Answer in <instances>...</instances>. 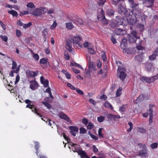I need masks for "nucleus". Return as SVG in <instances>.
I'll use <instances>...</instances> for the list:
<instances>
[{
    "label": "nucleus",
    "instance_id": "obj_1",
    "mask_svg": "<svg viewBox=\"0 0 158 158\" xmlns=\"http://www.w3.org/2000/svg\"><path fill=\"white\" fill-rule=\"evenodd\" d=\"M81 39V38L78 35H69V39L66 41V49L68 51L72 52V50L73 49L72 47L73 44V47L76 48H81L82 47V45L79 43Z\"/></svg>",
    "mask_w": 158,
    "mask_h": 158
},
{
    "label": "nucleus",
    "instance_id": "obj_2",
    "mask_svg": "<svg viewBox=\"0 0 158 158\" xmlns=\"http://www.w3.org/2000/svg\"><path fill=\"white\" fill-rule=\"evenodd\" d=\"M135 11L133 12V10H130L126 12V15L127 17V21L128 23L131 25L133 26L136 23L137 19H142V17L143 16L145 17V19L147 18V16L143 15L140 10H136Z\"/></svg>",
    "mask_w": 158,
    "mask_h": 158
},
{
    "label": "nucleus",
    "instance_id": "obj_3",
    "mask_svg": "<svg viewBox=\"0 0 158 158\" xmlns=\"http://www.w3.org/2000/svg\"><path fill=\"white\" fill-rule=\"evenodd\" d=\"M46 11L45 7H40L36 8L33 11L30 12V13L35 16L38 17L45 14Z\"/></svg>",
    "mask_w": 158,
    "mask_h": 158
},
{
    "label": "nucleus",
    "instance_id": "obj_4",
    "mask_svg": "<svg viewBox=\"0 0 158 158\" xmlns=\"http://www.w3.org/2000/svg\"><path fill=\"white\" fill-rule=\"evenodd\" d=\"M126 69L121 66L118 67L117 70V76L120 80L123 81L127 76Z\"/></svg>",
    "mask_w": 158,
    "mask_h": 158
},
{
    "label": "nucleus",
    "instance_id": "obj_5",
    "mask_svg": "<svg viewBox=\"0 0 158 158\" xmlns=\"http://www.w3.org/2000/svg\"><path fill=\"white\" fill-rule=\"evenodd\" d=\"M97 18L100 21H102L105 20V22L104 23L105 24H108V21L106 19L104 12L102 9L99 8L98 9Z\"/></svg>",
    "mask_w": 158,
    "mask_h": 158
},
{
    "label": "nucleus",
    "instance_id": "obj_6",
    "mask_svg": "<svg viewBox=\"0 0 158 158\" xmlns=\"http://www.w3.org/2000/svg\"><path fill=\"white\" fill-rule=\"evenodd\" d=\"M107 117L108 119V121H115L116 118H120L119 115H114L111 114H107Z\"/></svg>",
    "mask_w": 158,
    "mask_h": 158
},
{
    "label": "nucleus",
    "instance_id": "obj_7",
    "mask_svg": "<svg viewBox=\"0 0 158 158\" xmlns=\"http://www.w3.org/2000/svg\"><path fill=\"white\" fill-rule=\"evenodd\" d=\"M129 2L131 7L132 8L133 11H136V10H139V8H138V4H135L134 3V0H129Z\"/></svg>",
    "mask_w": 158,
    "mask_h": 158
},
{
    "label": "nucleus",
    "instance_id": "obj_8",
    "mask_svg": "<svg viewBox=\"0 0 158 158\" xmlns=\"http://www.w3.org/2000/svg\"><path fill=\"white\" fill-rule=\"evenodd\" d=\"M145 68L147 71L151 72L153 69V64L152 63L147 62L145 64Z\"/></svg>",
    "mask_w": 158,
    "mask_h": 158
},
{
    "label": "nucleus",
    "instance_id": "obj_9",
    "mask_svg": "<svg viewBox=\"0 0 158 158\" xmlns=\"http://www.w3.org/2000/svg\"><path fill=\"white\" fill-rule=\"evenodd\" d=\"M69 129L70 130V133L74 136H76V134L78 132V129L76 126H69Z\"/></svg>",
    "mask_w": 158,
    "mask_h": 158
},
{
    "label": "nucleus",
    "instance_id": "obj_10",
    "mask_svg": "<svg viewBox=\"0 0 158 158\" xmlns=\"http://www.w3.org/2000/svg\"><path fill=\"white\" fill-rule=\"evenodd\" d=\"M140 80L143 82H145L147 83H152L153 82L152 78H149L145 76H142L140 78Z\"/></svg>",
    "mask_w": 158,
    "mask_h": 158
},
{
    "label": "nucleus",
    "instance_id": "obj_11",
    "mask_svg": "<svg viewBox=\"0 0 158 158\" xmlns=\"http://www.w3.org/2000/svg\"><path fill=\"white\" fill-rule=\"evenodd\" d=\"M123 19L121 18L120 19V22H119L118 21H117V23H116L115 22H112L110 24V26L114 28L118 27V26L123 25Z\"/></svg>",
    "mask_w": 158,
    "mask_h": 158
},
{
    "label": "nucleus",
    "instance_id": "obj_12",
    "mask_svg": "<svg viewBox=\"0 0 158 158\" xmlns=\"http://www.w3.org/2000/svg\"><path fill=\"white\" fill-rule=\"evenodd\" d=\"M40 80L41 83L44 85V87H47L49 86V81L48 79L44 80V77L41 76L40 77Z\"/></svg>",
    "mask_w": 158,
    "mask_h": 158
},
{
    "label": "nucleus",
    "instance_id": "obj_13",
    "mask_svg": "<svg viewBox=\"0 0 158 158\" xmlns=\"http://www.w3.org/2000/svg\"><path fill=\"white\" fill-rule=\"evenodd\" d=\"M115 32L117 35H123L126 34L127 31L125 30L118 28L115 30Z\"/></svg>",
    "mask_w": 158,
    "mask_h": 158
},
{
    "label": "nucleus",
    "instance_id": "obj_14",
    "mask_svg": "<svg viewBox=\"0 0 158 158\" xmlns=\"http://www.w3.org/2000/svg\"><path fill=\"white\" fill-rule=\"evenodd\" d=\"M38 71L37 70L35 71H33L29 70L27 73L28 76L30 77H34L37 76L38 73Z\"/></svg>",
    "mask_w": 158,
    "mask_h": 158
},
{
    "label": "nucleus",
    "instance_id": "obj_15",
    "mask_svg": "<svg viewBox=\"0 0 158 158\" xmlns=\"http://www.w3.org/2000/svg\"><path fill=\"white\" fill-rule=\"evenodd\" d=\"M75 18L76 19H73L72 20V21L74 23L77 25H81L83 24V21L81 19L77 17V16L75 17Z\"/></svg>",
    "mask_w": 158,
    "mask_h": 158
},
{
    "label": "nucleus",
    "instance_id": "obj_16",
    "mask_svg": "<svg viewBox=\"0 0 158 158\" xmlns=\"http://www.w3.org/2000/svg\"><path fill=\"white\" fill-rule=\"evenodd\" d=\"M71 145L72 150L74 152L77 153L80 149L79 146L77 144L72 143Z\"/></svg>",
    "mask_w": 158,
    "mask_h": 158
},
{
    "label": "nucleus",
    "instance_id": "obj_17",
    "mask_svg": "<svg viewBox=\"0 0 158 158\" xmlns=\"http://www.w3.org/2000/svg\"><path fill=\"white\" fill-rule=\"evenodd\" d=\"M59 117L60 118L64 119L68 122H71V120L70 118L66 114L62 112L60 113Z\"/></svg>",
    "mask_w": 158,
    "mask_h": 158
},
{
    "label": "nucleus",
    "instance_id": "obj_18",
    "mask_svg": "<svg viewBox=\"0 0 158 158\" xmlns=\"http://www.w3.org/2000/svg\"><path fill=\"white\" fill-rule=\"evenodd\" d=\"M143 53H141L140 55H136L135 56V59L137 61L139 62L140 63L142 62L143 58Z\"/></svg>",
    "mask_w": 158,
    "mask_h": 158
},
{
    "label": "nucleus",
    "instance_id": "obj_19",
    "mask_svg": "<svg viewBox=\"0 0 158 158\" xmlns=\"http://www.w3.org/2000/svg\"><path fill=\"white\" fill-rule=\"evenodd\" d=\"M118 11L119 13L121 14H126V9L121 5H120L118 7Z\"/></svg>",
    "mask_w": 158,
    "mask_h": 158
},
{
    "label": "nucleus",
    "instance_id": "obj_20",
    "mask_svg": "<svg viewBox=\"0 0 158 158\" xmlns=\"http://www.w3.org/2000/svg\"><path fill=\"white\" fill-rule=\"evenodd\" d=\"M48 35V29L47 28H44L42 31V35L43 36V39L44 41H46Z\"/></svg>",
    "mask_w": 158,
    "mask_h": 158
},
{
    "label": "nucleus",
    "instance_id": "obj_21",
    "mask_svg": "<svg viewBox=\"0 0 158 158\" xmlns=\"http://www.w3.org/2000/svg\"><path fill=\"white\" fill-rule=\"evenodd\" d=\"M139 37H133L130 35L128 39V42L130 43L135 42L136 44H137L136 43V40H138Z\"/></svg>",
    "mask_w": 158,
    "mask_h": 158
},
{
    "label": "nucleus",
    "instance_id": "obj_22",
    "mask_svg": "<svg viewBox=\"0 0 158 158\" xmlns=\"http://www.w3.org/2000/svg\"><path fill=\"white\" fill-rule=\"evenodd\" d=\"M28 108L31 109L32 112H34L35 114H36L37 115L39 116V117H42L41 114L38 112L37 109L35 108L34 105V106H30V108Z\"/></svg>",
    "mask_w": 158,
    "mask_h": 158
},
{
    "label": "nucleus",
    "instance_id": "obj_23",
    "mask_svg": "<svg viewBox=\"0 0 158 158\" xmlns=\"http://www.w3.org/2000/svg\"><path fill=\"white\" fill-rule=\"evenodd\" d=\"M154 2V0H146L145 3L148 7H150L153 6Z\"/></svg>",
    "mask_w": 158,
    "mask_h": 158
},
{
    "label": "nucleus",
    "instance_id": "obj_24",
    "mask_svg": "<svg viewBox=\"0 0 158 158\" xmlns=\"http://www.w3.org/2000/svg\"><path fill=\"white\" fill-rule=\"evenodd\" d=\"M114 12V10L111 9H108L106 11V15L109 16H113Z\"/></svg>",
    "mask_w": 158,
    "mask_h": 158
},
{
    "label": "nucleus",
    "instance_id": "obj_25",
    "mask_svg": "<svg viewBox=\"0 0 158 158\" xmlns=\"http://www.w3.org/2000/svg\"><path fill=\"white\" fill-rule=\"evenodd\" d=\"M38 87V84L36 81L32 83L30 85V87L32 90H35Z\"/></svg>",
    "mask_w": 158,
    "mask_h": 158
},
{
    "label": "nucleus",
    "instance_id": "obj_26",
    "mask_svg": "<svg viewBox=\"0 0 158 158\" xmlns=\"http://www.w3.org/2000/svg\"><path fill=\"white\" fill-rule=\"evenodd\" d=\"M104 106L107 108L113 110V107L108 102L106 101L104 104Z\"/></svg>",
    "mask_w": 158,
    "mask_h": 158
},
{
    "label": "nucleus",
    "instance_id": "obj_27",
    "mask_svg": "<svg viewBox=\"0 0 158 158\" xmlns=\"http://www.w3.org/2000/svg\"><path fill=\"white\" fill-rule=\"evenodd\" d=\"M77 153L79 155L81 156V158H84L87 155L84 151L81 150V149L77 152Z\"/></svg>",
    "mask_w": 158,
    "mask_h": 158
},
{
    "label": "nucleus",
    "instance_id": "obj_28",
    "mask_svg": "<svg viewBox=\"0 0 158 158\" xmlns=\"http://www.w3.org/2000/svg\"><path fill=\"white\" fill-rule=\"evenodd\" d=\"M138 41L139 44L138 45H136V48L138 50L142 51V50L143 49V47L141 45V41L140 39V37H139Z\"/></svg>",
    "mask_w": 158,
    "mask_h": 158
},
{
    "label": "nucleus",
    "instance_id": "obj_29",
    "mask_svg": "<svg viewBox=\"0 0 158 158\" xmlns=\"http://www.w3.org/2000/svg\"><path fill=\"white\" fill-rule=\"evenodd\" d=\"M147 154V150H141L139 152V155L142 157H146Z\"/></svg>",
    "mask_w": 158,
    "mask_h": 158
},
{
    "label": "nucleus",
    "instance_id": "obj_30",
    "mask_svg": "<svg viewBox=\"0 0 158 158\" xmlns=\"http://www.w3.org/2000/svg\"><path fill=\"white\" fill-rule=\"evenodd\" d=\"M47 63H48V62L47 58H43L40 60V64H41L45 65Z\"/></svg>",
    "mask_w": 158,
    "mask_h": 158
},
{
    "label": "nucleus",
    "instance_id": "obj_31",
    "mask_svg": "<svg viewBox=\"0 0 158 158\" xmlns=\"http://www.w3.org/2000/svg\"><path fill=\"white\" fill-rule=\"evenodd\" d=\"M34 143L35 145V148L36 150L35 153H36V155H37L38 156V153H39L38 150H39V148L40 147L39 143L38 142H37V141H35Z\"/></svg>",
    "mask_w": 158,
    "mask_h": 158
},
{
    "label": "nucleus",
    "instance_id": "obj_32",
    "mask_svg": "<svg viewBox=\"0 0 158 158\" xmlns=\"http://www.w3.org/2000/svg\"><path fill=\"white\" fill-rule=\"evenodd\" d=\"M25 102L27 104L26 106V108H30V106H34L33 104H31L32 101H30L29 99H26L25 101Z\"/></svg>",
    "mask_w": 158,
    "mask_h": 158
},
{
    "label": "nucleus",
    "instance_id": "obj_33",
    "mask_svg": "<svg viewBox=\"0 0 158 158\" xmlns=\"http://www.w3.org/2000/svg\"><path fill=\"white\" fill-rule=\"evenodd\" d=\"M8 13L9 14L12 15L13 17H17L18 16V12L14 10H9Z\"/></svg>",
    "mask_w": 158,
    "mask_h": 158
},
{
    "label": "nucleus",
    "instance_id": "obj_34",
    "mask_svg": "<svg viewBox=\"0 0 158 158\" xmlns=\"http://www.w3.org/2000/svg\"><path fill=\"white\" fill-rule=\"evenodd\" d=\"M157 56H158L156 54L153 53L152 55L149 56L148 59L151 61H153L156 59V57Z\"/></svg>",
    "mask_w": 158,
    "mask_h": 158
},
{
    "label": "nucleus",
    "instance_id": "obj_35",
    "mask_svg": "<svg viewBox=\"0 0 158 158\" xmlns=\"http://www.w3.org/2000/svg\"><path fill=\"white\" fill-rule=\"evenodd\" d=\"M127 44V39L126 38H123L122 40L121 46L125 47Z\"/></svg>",
    "mask_w": 158,
    "mask_h": 158
},
{
    "label": "nucleus",
    "instance_id": "obj_36",
    "mask_svg": "<svg viewBox=\"0 0 158 158\" xmlns=\"http://www.w3.org/2000/svg\"><path fill=\"white\" fill-rule=\"evenodd\" d=\"M95 65L94 64V63L93 62H91L90 60L89 62L88 68L90 69L94 70Z\"/></svg>",
    "mask_w": 158,
    "mask_h": 158
},
{
    "label": "nucleus",
    "instance_id": "obj_37",
    "mask_svg": "<svg viewBox=\"0 0 158 158\" xmlns=\"http://www.w3.org/2000/svg\"><path fill=\"white\" fill-rule=\"evenodd\" d=\"M33 56V57L35 59V61H38L39 59V56L37 54L33 52H31Z\"/></svg>",
    "mask_w": 158,
    "mask_h": 158
},
{
    "label": "nucleus",
    "instance_id": "obj_38",
    "mask_svg": "<svg viewBox=\"0 0 158 158\" xmlns=\"http://www.w3.org/2000/svg\"><path fill=\"white\" fill-rule=\"evenodd\" d=\"M122 90V87H119L117 90L116 93V97H118L121 95V91Z\"/></svg>",
    "mask_w": 158,
    "mask_h": 158
},
{
    "label": "nucleus",
    "instance_id": "obj_39",
    "mask_svg": "<svg viewBox=\"0 0 158 158\" xmlns=\"http://www.w3.org/2000/svg\"><path fill=\"white\" fill-rule=\"evenodd\" d=\"M66 27L70 29H72V28H74V27L72 23H66Z\"/></svg>",
    "mask_w": 158,
    "mask_h": 158
},
{
    "label": "nucleus",
    "instance_id": "obj_40",
    "mask_svg": "<svg viewBox=\"0 0 158 158\" xmlns=\"http://www.w3.org/2000/svg\"><path fill=\"white\" fill-rule=\"evenodd\" d=\"M155 106L154 104H150L149 105V115H153L152 108Z\"/></svg>",
    "mask_w": 158,
    "mask_h": 158
},
{
    "label": "nucleus",
    "instance_id": "obj_41",
    "mask_svg": "<svg viewBox=\"0 0 158 158\" xmlns=\"http://www.w3.org/2000/svg\"><path fill=\"white\" fill-rule=\"evenodd\" d=\"M63 72L65 74V75L67 79H70L71 78V74H70V73L64 70H63Z\"/></svg>",
    "mask_w": 158,
    "mask_h": 158
},
{
    "label": "nucleus",
    "instance_id": "obj_42",
    "mask_svg": "<svg viewBox=\"0 0 158 158\" xmlns=\"http://www.w3.org/2000/svg\"><path fill=\"white\" fill-rule=\"evenodd\" d=\"M27 7L28 8H35V6L34 4L32 2H30L28 3L26 5Z\"/></svg>",
    "mask_w": 158,
    "mask_h": 158
},
{
    "label": "nucleus",
    "instance_id": "obj_43",
    "mask_svg": "<svg viewBox=\"0 0 158 158\" xmlns=\"http://www.w3.org/2000/svg\"><path fill=\"white\" fill-rule=\"evenodd\" d=\"M128 124L130 126V127L129 128L127 129V132H129L133 128V125L132 123L131 122H128Z\"/></svg>",
    "mask_w": 158,
    "mask_h": 158
},
{
    "label": "nucleus",
    "instance_id": "obj_44",
    "mask_svg": "<svg viewBox=\"0 0 158 158\" xmlns=\"http://www.w3.org/2000/svg\"><path fill=\"white\" fill-rule=\"evenodd\" d=\"M137 130L139 132L142 133H145L146 131V129L143 128L139 127L137 128Z\"/></svg>",
    "mask_w": 158,
    "mask_h": 158
},
{
    "label": "nucleus",
    "instance_id": "obj_45",
    "mask_svg": "<svg viewBox=\"0 0 158 158\" xmlns=\"http://www.w3.org/2000/svg\"><path fill=\"white\" fill-rule=\"evenodd\" d=\"M94 124L91 122L89 123L88 125L87 126V128L88 129H91L94 128Z\"/></svg>",
    "mask_w": 158,
    "mask_h": 158
},
{
    "label": "nucleus",
    "instance_id": "obj_46",
    "mask_svg": "<svg viewBox=\"0 0 158 158\" xmlns=\"http://www.w3.org/2000/svg\"><path fill=\"white\" fill-rule=\"evenodd\" d=\"M102 128H100L98 130V134L99 137L102 138H103V134L102 132Z\"/></svg>",
    "mask_w": 158,
    "mask_h": 158
},
{
    "label": "nucleus",
    "instance_id": "obj_47",
    "mask_svg": "<svg viewBox=\"0 0 158 158\" xmlns=\"http://www.w3.org/2000/svg\"><path fill=\"white\" fill-rule=\"evenodd\" d=\"M138 145L140 146V148H141L143 149L142 150H147V148L146 145L144 144H142V143H139Z\"/></svg>",
    "mask_w": 158,
    "mask_h": 158
},
{
    "label": "nucleus",
    "instance_id": "obj_48",
    "mask_svg": "<svg viewBox=\"0 0 158 158\" xmlns=\"http://www.w3.org/2000/svg\"><path fill=\"white\" fill-rule=\"evenodd\" d=\"M104 120V117L102 116H100L97 118L98 121L99 123L103 122Z\"/></svg>",
    "mask_w": 158,
    "mask_h": 158
},
{
    "label": "nucleus",
    "instance_id": "obj_49",
    "mask_svg": "<svg viewBox=\"0 0 158 158\" xmlns=\"http://www.w3.org/2000/svg\"><path fill=\"white\" fill-rule=\"evenodd\" d=\"M144 95L143 94L140 95L137 98V100L141 102L144 99Z\"/></svg>",
    "mask_w": 158,
    "mask_h": 158
},
{
    "label": "nucleus",
    "instance_id": "obj_50",
    "mask_svg": "<svg viewBox=\"0 0 158 158\" xmlns=\"http://www.w3.org/2000/svg\"><path fill=\"white\" fill-rule=\"evenodd\" d=\"M57 25V23H56V21H54L52 24L50 28L51 29H54L55 28Z\"/></svg>",
    "mask_w": 158,
    "mask_h": 158
},
{
    "label": "nucleus",
    "instance_id": "obj_51",
    "mask_svg": "<svg viewBox=\"0 0 158 158\" xmlns=\"http://www.w3.org/2000/svg\"><path fill=\"white\" fill-rule=\"evenodd\" d=\"M106 2V0H99L98 2V4L99 6H102Z\"/></svg>",
    "mask_w": 158,
    "mask_h": 158
},
{
    "label": "nucleus",
    "instance_id": "obj_52",
    "mask_svg": "<svg viewBox=\"0 0 158 158\" xmlns=\"http://www.w3.org/2000/svg\"><path fill=\"white\" fill-rule=\"evenodd\" d=\"M32 25V23L30 22L27 24H23V27L24 28L26 29L27 28L30 27Z\"/></svg>",
    "mask_w": 158,
    "mask_h": 158
},
{
    "label": "nucleus",
    "instance_id": "obj_53",
    "mask_svg": "<svg viewBox=\"0 0 158 158\" xmlns=\"http://www.w3.org/2000/svg\"><path fill=\"white\" fill-rule=\"evenodd\" d=\"M0 37L1 39L4 41L7 42L8 40V37L6 35H0Z\"/></svg>",
    "mask_w": 158,
    "mask_h": 158
},
{
    "label": "nucleus",
    "instance_id": "obj_54",
    "mask_svg": "<svg viewBox=\"0 0 158 158\" xmlns=\"http://www.w3.org/2000/svg\"><path fill=\"white\" fill-rule=\"evenodd\" d=\"M75 89L76 92L78 94L81 95H82L84 94L83 92L80 89L77 88H76Z\"/></svg>",
    "mask_w": 158,
    "mask_h": 158
},
{
    "label": "nucleus",
    "instance_id": "obj_55",
    "mask_svg": "<svg viewBox=\"0 0 158 158\" xmlns=\"http://www.w3.org/2000/svg\"><path fill=\"white\" fill-rule=\"evenodd\" d=\"M42 103L46 106L48 109H49L51 107V105L47 102L43 101Z\"/></svg>",
    "mask_w": 158,
    "mask_h": 158
},
{
    "label": "nucleus",
    "instance_id": "obj_56",
    "mask_svg": "<svg viewBox=\"0 0 158 158\" xmlns=\"http://www.w3.org/2000/svg\"><path fill=\"white\" fill-rule=\"evenodd\" d=\"M158 147V143H154L151 145L152 148L154 149Z\"/></svg>",
    "mask_w": 158,
    "mask_h": 158
},
{
    "label": "nucleus",
    "instance_id": "obj_57",
    "mask_svg": "<svg viewBox=\"0 0 158 158\" xmlns=\"http://www.w3.org/2000/svg\"><path fill=\"white\" fill-rule=\"evenodd\" d=\"M46 10L47 11L46 12H47L48 14H53L54 12V10L52 8L50 9L49 10L46 8Z\"/></svg>",
    "mask_w": 158,
    "mask_h": 158
},
{
    "label": "nucleus",
    "instance_id": "obj_58",
    "mask_svg": "<svg viewBox=\"0 0 158 158\" xmlns=\"http://www.w3.org/2000/svg\"><path fill=\"white\" fill-rule=\"evenodd\" d=\"M137 33L136 31H133L131 32L130 35L133 37H138L137 36Z\"/></svg>",
    "mask_w": 158,
    "mask_h": 158
},
{
    "label": "nucleus",
    "instance_id": "obj_59",
    "mask_svg": "<svg viewBox=\"0 0 158 158\" xmlns=\"http://www.w3.org/2000/svg\"><path fill=\"white\" fill-rule=\"evenodd\" d=\"M16 36L18 37H20L21 35V32L19 30L17 29L16 30Z\"/></svg>",
    "mask_w": 158,
    "mask_h": 158
},
{
    "label": "nucleus",
    "instance_id": "obj_60",
    "mask_svg": "<svg viewBox=\"0 0 158 158\" xmlns=\"http://www.w3.org/2000/svg\"><path fill=\"white\" fill-rule=\"evenodd\" d=\"M17 66V64L16 62L13 60L12 61V69H15L16 68Z\"/></svg>",
    "mask_w": 158,
    "mask_h": 158
},
{
    "label": "nucleus",
    "instance_id": "obj_61",
    "mask_svg": "<svg viewBox=\"0 0 158 158\" xmlns=\"http://www.w3.org/2000/svg\"><path fill=\"white\" fill-rule=\"evenodd\" d=\"M67 86L70 88L71 89L74 90L76 89V88L73 86L71 84L69 83H68L67 85Z\"/></svg>",
    "mask_w": 158,
    "mask_h": 158
},
{
    "label": "nucleus",
    "instance_id": "obj_62",
    "mask_svg": "<svg viewBox=\"0 0 158 158\" xmlns=\"http://www.w3.org/2000/svg\"><path fill=\"white\" fill-rule=\"evenodd\" d=\"M88 51L89 53L91 54H94V49L92 48H88Z\"/></svg>",
    "mask_w": 158,
    "mask_h": 158
},
{
    "label": "nucleus",
    "instance_id": "obj_63",
    "mask_svg": "<svg viewBox=\"0 0 158 158\" xmlns=\"http://www.w3.org/2000/svg\"><path fill=\"white\" fill-rule=\"evenodd\" d=\"M80 133H81L84 134L86 133V130L84 127H81L80 129Z\"/></svg>",
    "mask_w": 158,
    "mask_h": 158
},
{
    "label": "nucleus",
    "instance_id": "obj_64",
    "mask_svg": "<svg viewBox=\"0 0 158 158\" xmlns=\"http://www.w3.org/2000/svg\"><path fill=\"white\" fill-rule=\"evenodd\" d=\"M111 40L114 44H115L117 42L116 39L112 35L111 36Z\"/></svg>",
    "mask_w": 158,
    "mask_h": 158
}]
</instances>
